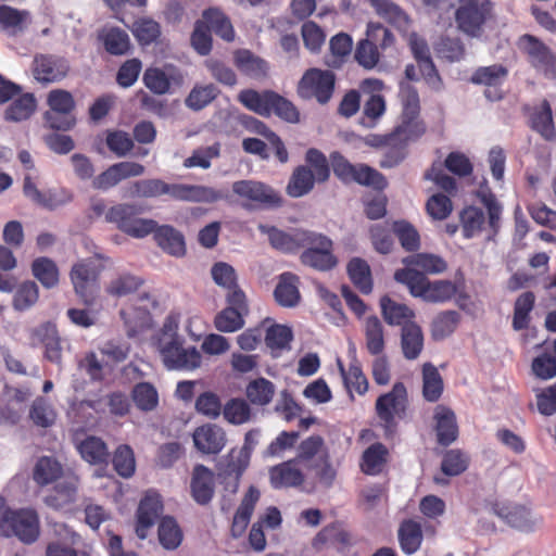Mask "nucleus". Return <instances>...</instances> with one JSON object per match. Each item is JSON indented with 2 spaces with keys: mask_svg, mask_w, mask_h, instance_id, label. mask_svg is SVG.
Listing matches in <instances>:
<instances>
[{
  "mask_svg": "<svg viewBox=\"0 0 556 556\" xmlns=\"http://www.w3.org/2000/svg\"><path fill=\"white\" fill-rule=\"evenodd\" d=\"M408 403L407 390L403 382H395L391 391L381 394L375 404V409L386 437L394 432L395 416L401 417L405 414Z\"/></svg>",
  "mask_w": 556,
  "mask_h": 556,
  "instance_id": "nucleus-8",
  "label": "nucleus"
},
{
  "mask_svg": "<svg viewBox=\"0 0 556 556\" xmlns=\"http://www.w3.org/2000/svg\"><path fill=\"white\" fill-rule=\"evenodd\" d=\"M191 496L199 505H207L215 493V476L208 467L198 464L193 467L190 481Z\"/></svg>",
  "mask_w": 556,
  "mask_h": 556,
  "instance_id": "nucleus-23",
  "label": "nucleus"
},
{
  "mask_svg": "<svg viewBox=\"0 0 556 556\" xmlns=\"http://www.w3.org/2000/svg\"><path fill=\"white\" fill-rule=\"evenodd\" d=\"M213 281L226 290V294L242 290L238 283V276L235 268L226 262H217L211 268Z\"/></svg>",
  "mask_w": 556,
  "mask_h": 556,
  "instance_id": "nucleus-61",
  "label": "nucleus"
},
{
  "mask_svg": "<svg viewBox=\"0 0 556 556\" xmlns=\"http://www.w3.org/2000/svg\"><path fill=\"white\" fill-rule=\"evenodd\" d=\"M422 376V397L426 402L437 403L444 391V381L442 375L432 363H425L421 369Z\"/></svg>",
  "mask_w": 556,
  "mask_h": 556,
  "instance_id": "nucleus-36",
  "label": "nucleus"
},
{
  "mask_svg": "<svg viewBox=\"0 0 556 556\" xmlns=\"http://www.w3.org/2000/svg\"><path fill=\"white\" fill-rule=\"evenodd\" d=\"M397 539L404 554H415L420 548L424 540L421 523L412 518L404 519L400 523Z\"/></svg>",
  "mask_w": 556,
  "mask_h": 556,
  "instance_id": "nucleus-30",
  "label": "nucleus"
},
{
  "mask_svg": "<svg viewBox=\"0 0 556 556\" xmlns=\"http://www.w3.org/2000/svg\"><path fill=\"white\" fill-rule=\"evenodd\" d=\"M247 397L253 405L265 406L269 404L275 394L274 383L263 377L254 379L247 386Z\"/></svg>",
  "mask_w": 556,
  "mask_h": 556,
  "instance_id": "nucleus-60",
  "label": "nucleus"
},
{
  "mask_svg": "<svg viewBox=\"0 0 556 556\" xmlns=\"http://www.w3.org/2000/svg\"><path fill=\"white\" fill-rule=\"evenodd\" d=\"M195 448L204 455L219 454L227 443L226 431L216 424H204L192 433Z\"/></svg>",
  "mask_w": 556,
  "mask_h": 556,
  "instance_id": "nucleus-17",
  "label": "nucleus"
},
{
  "mask_svg": "<svg viewBox=\"0 0 556 556\" xmlns=\"http://www.w3.org/2000/svg\"><path fill=\"white\" fill-rule=\"evenodd\" d=\"M508 77V70L502 64L478 67L471 75L470 81L485 87L484 96L495 102L504 98L503 84Z\"/></svg>",
  "mask_w": 556,
  "mask_h": 556,
  "instance_id": "nucleus-14",
  "label": "nucleus"
},
{
  "mask_svg": "<svg viewBox=\"0 0 556 556\" xmlns=\"http://www.w3.org/2000/svg\"><path fill=\"white\" fill-rule=\"evenodd\" d=\"M299 277L290 271L282 273L274 290L276 302L283 307H293L300 302Z\"/></svg>",
  "mask_w": 556,
  "mask_h": 556,
  "instance_id": "nucleus-33",
  "label": "nucleus"
},
{
  "mask_svg": "<svg viewBox=\"0 0 556 556\" xmlns=\"http://www.w3.org/2000/svg\"><path fill=\"white\" fill-rule=\"evenodd\" d=\"M227 306L214 317V327L220 332H236L243 328L244 316L249 314V303L243 290L225 295Z\"/></svg>",
  "mask_w": 556,
  "mask_h": 556,
  "instance_id": "nucleus-11",
  "label": "nucleus"
},
{
  "mask_svg": "<svg viewBox=\"0 0 556 556\" xmlns=\"http://www.w3.org/2000/svg\"><path fill=\"white\" fill-rule=\"evenodd\" d=\"M119 314L129 338H135L150 328L151 315L148 308L128 306L121 309Z\"/></svg>",
  "mask_w": 556,
  "mask_h": 556,
  "instance_id": "nucleus-41",
  "label": "nucleus"
},
{
  "mask_svg": "<svg viewBox=\"0 0 556 556\" xmlns=\"http://www.w3.org/2000/svg\"><path fill=\"white\" fill-rule=\"evenodd\" d=\"M238 101L249 111L263 116L276 115L280 119L295 124L300 121V112L287 98L274 90L257 91L243 89L238 94Z\"/></svg>",
  "mask_w": 556,
  "mask_h": 556,
  "instance_id": "nucleus-1",
  "label": "nucleus"
},
{
  "mask_svg": "<svg viewBox=\"0 0 556 556\" xmlns=\"http://www.w3.org/2000/svg\"><path fill=\"white\" fill-rule=\"evenodd\" d=\"M30 22V13L27 10H18L11 5H0V28L15 35L23 31Z\"/></svg>",
  "mask_w": 556,
  "mask_h": 556,
  "instance_id": "nucleus-49",
  "label": "nucleus"
},
{
  "mask_svg": "<svg viewBox=\"0 0 556 556\" xmlns=\"http://www.w3.org/2000/svg\"><path fill=\"white\" fill-rule=\"evenodd\" d=\"M330 53L325 56V64L331 68H340L353 50V39L346 33H339L329 41Z\"/></svg>",
  "mask_w": 556,
  "mask_h": 556,
  "instance_id": "nucleus-37",
  "label": "nucleus"
},
{
  "mask_svg": "<svg viewBox=\"0 0 556 556\" xmlns=\"http://www.w3.org/2000/svg\"><path fill=\"white\" fill-rule=\"evenodd\" d=\"M166 194L174 200L187 202L214 203L226 199V194L220 190L186 184H167Z\"/></svg>",
  "mask_w": 556,
  "mask_h": 556,
  "instance_id": "nucleus-18",
  "label": "nucleus"
},
{
  "mask_svg": "<svg viewBox=\"0 0 556 556\" xmlns=\"http://www.w3.org/2000/svg\"><path fill=\"white\" fill-rule=\"evenodd\" d=\"M527 111L530 128L544 140L554 141L556 139V128L549 102L544 99L539 106L529 108Z\"/></svg>",
  "mask_w": 556,
  "mask_h": 556,
  "instance_id": "nucleus-26",
  "label": "nucleus"
},
{
  "mask_svg": "<svg viewBox=\"0 0 556 556\" xmlns=\"http://www.w3.org/2000/svg\"><path fill=\"white\" fill-rule=\"evenodd\" d=\"M161 356L167 369L193 370L202 361L194 346L185 349L178 338H173L161 348Z\"/></svg>",
  "mask_w": 556,
  "mask_h": 556,
  "instance_id": "nucleus-13",
  "label": "nucleus"
},
{
  "mask_svg": "<svg viewBox=\"0 0 556 556\" xmlns=\"http://www.w3.org/2000/svg\"><path fill=\"white\" fill-rule=\"evenodd\" d=\"M494 513L503 519L507 525L520 531H532L538 519L523 505L518 504H495Z\"/></svg>",
  "mask_w": 556,
  "mask_h": 556,
  "instance_id": "nucleus-25",
  "label": "nucleus"
},
{
  "mask_svg": "<svg viewBox=\"0 0 556 556\" xmlns=\"http://www.w3.org/2000/svg\"><path fill=\"white\" fill-rule=\"evenodd\" d=\"M68 64L65 59L53 55H37L34 60V77L41 83L59 81L67 75Z\"/></svg>",
  "mask_w": 556,
  "mask_h": 556,
  "instance_id": "nucleus-24",
  "label": "nucleus"
},
{
  "mask_svg": "<svg viewBox=\"0 0 556 556\" xmlns=\"http://www.w3.org/2000/svg\"><path fill=\"white\" fill-rule=\"evenodd\" d=\"M437 441L442 446H448L458 438L459 430L454 410L446 405H437L433 412Z\"/></svg>",
  "mask_w": 556,
  "mask_h": 556,
  "instance_id": "nucleus-22",
  "label": "nucleus"
},
{
  "mask_svg": "<svg viewBox=\"0 0 556 556\" xmlns=\"http://www.w3.org/2000/svg\"><path fill=\"white\" fill-rule=\"evenodd\" d=\"M405 268L417 267L422 270V274H441L447 269L446 261L440 255L432 253H415L403 258Z\"/></svg>",
  "mask_w": 556,
  "mask_h": 556,
  "instance_id": "nucleus-45",
  "label": "nucleus"
},
{
  "mask_svg": "<svg viewBox=\"0 0 556 556\" xmlns=\"http://www.w3.org/2000/svg\"><path fill=\"white\" fill-rule=\"evenodd\" d=\"M389 451L380 442L372 443L362 454L361 470L368 476H377L382 472L388 462Z\"/></svg>",
  "mask_w": 556,
  "mask_h": 556,
  "instance_id": "nucleus-42",
  "label": "nucleus"
},
{
  "mask_svg": "<svg viewBox=\"0 0 556 556\" xmlns=\"http://www.w3.org/2000/svg\"><path fill=\"white\" fill-rule=\"evenodd\" d=\"M156 244L167 254L181 257L186 254L184 235L170 225L156 226L151 231Z\"/></svg>",
  "mask_w": 556,
  "mask_h": 556,
  "instance_id": "nucleus-27",
  "label": "nucleus"
},
{
  "mask_svg": "<svg viewBox=\"0 0 556 556\" xmlns=\"http://www.w3.org/2000/svg\"><path fill=\"white\" fill-rule=\"evenodd\" d=\"M493 17L494 3L491 0H458L454 13L457 29L471 38H480Z\"/></svg>",
  "mask_w": 556,
  "mask_h": 556,
  "instance_id": "nucleus-4",
  "label": "nucleus"
},
{
  "mask_svg": "<svg viewBox=\"0 0 556 556\" xmlns=\"http://www.w3.org/2000/svg\"><path fill=\"white\" fill-rule=\"evenodd\" d=\"M460 315L456 311H443L431 323V337L439 341L450 337L457 328Z\"/></svg>",
  "mask_w": 556,
  "mask_h": 556,
  "instance_id": "nucleus-58",
  "label": "nucleus"
},
{
  "mask_svg": "<svg viewBox=\"0 0 556 556\" xmlns=\"http://www.w3.org/2000/svg\"><path fill=\"white\" fill-rule=\"evenodd\" d=\"M317 179L313 175V170L306 165L296 166L287 185V193L292 198H301L309 193Z\"/></svg>",
  "mask_w": 556,
  "mask_h": 556,
  "instance_id": "nucleus-43",
  "label": "nucleus"
},
{
  "mask_svg": "<svg viewBox=\"0 0 556 556\" xmlns=\"http://www.w3.org/2000/svg\"><path fill=\"white\" fill-rule=\"evenodd\" d=\"M157 535L160 544L168 551L176 549L181 544L184 536L179 525L170 516H165L161 519Z\"/></svg>",
  "mask_w": 556,
  "mask_h": 556,
  "instance_id": "nucleus-59",
  "label": "nucleus"
},
{
  "mask_svg": "<svg viewBox=\"0 0 556 556\" xmlns=\"http://www.w3.org/2000/svg\"><path fill=\"white\" fill-rule=\"evenodd\" d=\"M131 33L141 46H149L161 36V25L151 17H140L134 22Z\"/></svg>",
  "mask_w": 556,
  "mask_h": 556,
  "instance_id": "nucleus-63",
  "label": "nucleus"
},
{
  "mask_svg": "<svg viewBox=\"0 0 556 556\" xmlns=\"http://www.w3.org/2000/svg\"><path fill=\"white\" fill-rule=\"evenodd\" d=\"M535 294L532 291H526L516 299L511 320V327L515 331H521L529 328L531 323V312L535 306Z\"/></svg>",
  "mask_w": 556,
  "mask_h": 556,
  "instance_id": "nucleus-44",
  "label": "nucleus"
},
{
  "mask_svg": "<svg viewBox=\"0 0 556 556\" xmlns=\"http://www.w3.org/2000/svg\"><path fill=\"white\" fill-rule=\"evenodd\" d=\"M142 80L151 92L162 96L170 91L172 85L180 86L184 81V76L177 70L166 74L161 68L149 67L146 70Z\"/></svg>",
  "mask_w": 556,
  "mask_h": 556,
  "instance_id": "nucleus-28",
  "label": "nucleus"
},
{
  "mask_svg": "<svg viewBox=\"0 0 556 556\" xmlns=\"http://www.w3.org/2000/svg\"><path fill=\"white\" fill-rule=\"evenodd\" d=\"M366 349L371 355H380L384 351V328L382 321L375 315L368 316L364 323Z\"/></svg>",
  "mask_w": 556,
  "mask_h": 556,
  "instance_id": "nucleus-46",
  "label": "nucleus"
},
{
  "mask_svg": "<svg viewBox=\"0 0 556 556\" xmlns=\"http://www.w3.org/2000/svg\"><path fill=\"white\" fill-rule=\"evenodd\" d=\"M325 453L329 452L324 438L319 434H313L300 442L293 459L308 468V465L320 460Z\"/></svg>",
  "mask_w": 556,
  "mask_h": 556,
  "instance_id": "nucleus-38",
  "label": "nucleus"
},
{
  "mask_svg": "<svg viewBox=\"0 0 556 556\" xmlns=\"http://www.w3.org/2000/svg\"><path fill=\"white\" fill-rule=\"evenodd\" d=\"M39 533V517L34 509L13 510L0 497V535L16 536L21 542L31 544L37 541Z\"/></svg>",
  "mask_w": 556,
  "mask_h": 556,
  "instance_id": "nucleus-3",
  "label": "nucleus"
},
{
  "mask_svg": "<svg viewBox=\"0 0 556 556\" xmlns=\"http://www.w3.org/2000/svg\"><path fill=\"white\" fill-rule=\"evenodd\" d=\"M99 275L100 269L91 261H83L72 267L70 276L74 290L85 305L91 306L96 302Z\"/></svg>",
  "mask_w": 556,
  "mask_h": 556,
  "instance_id": "nucleus-12",
  "label": "nucleus"
},
{
  "mask_svg": "<svg viewBox=\"0 0 556 556\" xmlns=\"http://www.w3.org/2000/svg\"><path fill=\"white\" fill-rule=\"evenodd\" d=\"M336 75L329 70L312 67L305 71L298 84V94L304 100L315 99L319 104H327L332 98Z\"/></svg>",
  "mask_w": 556,
  "mask_h": 556,
  "instance_id": "nucleus-7",
  "label": "nucleus"
},
{
  "mask_svg": "<svg viewBox=\"0 0 556 556\" xmlns=\"http://www.w3.org/2000/svg\"><path fill=\"white\" fill-rule=\"evenodd\" d=\"M517 45L534 68L547 73L554 67L556 58L551 49L535 36L525 34L518 39Z\"/></svg>",
  "mask_w": 556,
  "mask_h": 556,
  "instance_id": "nucleus-16",
  "label": "nucleus"
},
{
  "mask_svg": "<svg viewBox=\"0 0 556 556\" xmlns=\"http://www.w3.org/2000/svg\"><path fill=\"white\" fill-rule=\"evenodd\" d=\"M37 106L33 93L18 94L7 108L4 118L8 122H22L28 119Z\"/></svg>",
  "mask_w": 556,
  "mask_h": 556,
  "instance_id": "nucleus-53",
  "label": "nucleus"
},
{
  "mask_svg": "<svg viewBox=\"0 0 556 556\" xmlns=\"http://www.w3.org/2000/svg\"><path fill=\"white\" fill-rule=\"evenodd\" d=\"M401 348L403 356L408 361L419 357L424 350V333L416 323L403 325L401 329Z\"/></svg>",
  "mask_w": 556,
  "mask_h": 556,
  "instance_id": "nucleus-34",
  "label": "nucleus"
},
{
  "mask_svg": "<svg viewBox=\"0 0 556 556\" xmlns=\"http://www.w3.org/2000/svg\"><path fill=\"white\" fill-rule=\"evenodd\" d=\"M232 192L244 200L245 208H273L282 204V199L269 185L262 181L242 179L232 184Z\"/></svg>",
  "mask_w": 556,
  "mask_h": 556,
  "instance_id": "nucleus-10",
  "label": "nucleus"
},
{
  "mask_svg": "<svg viewBox=\"0 0 556 556\" xmlns=\"http://www.w3.org/2000/svg\"><path fill=\"white\" fill-rule=\"evenodd\" d=\"M98 38L105 51L112 55H125L131 48L128 34L119 27H104Z\"/></svg>",
  "mask_w": 556,
  "mask_h": 556,
  "instance_id": "nucleus-35",
  "label": "nucleus"
},
{
  "mask_svg": "<svg viewBox=\"0 0 556 556\" xmlns=\"http://www.w3.org/2000/svg\"><path fill=\"white\" fill-rule=\"evenodd\" d=\"M299 465L291 458L270 467L268 476L271 488L280 490L301 486L305 481V475Z\"/></svg>",
  "mask_w": 556,
  "mask_h": 556,
  "instance_id": "nucleus-20",
  "label": "nucleus"
},
{
  "mask_svg": "<svg viewBox=\"0 0 556 556\" xmlns=\"http://www.w3.org/2000/svg\"><path fill=\"white\" fill-rule=\"evenodd\" d=\"M144 283L143 278L130 273H121L105 287L108 294L122 298L136 292Z\"/></svg>",
  "mask_w": 556,
  "mask_h": 556,
  "instance_id": "nucleus-54",
  "label": "nucleus"
},
{
  "mask_svg": "<svg viewBox=\"0 0 556 556\" xmlns=\"http://www.w3.org/2000/svg\"><path fill=\"white\" fill-rule=\"evenodd\" d=\"M218 93L219 90L214 84L195 85L189 92L185 102L189 109L199 111L208 105Z\"/></svg>",
  "mask_w": 556,
  "mask_h": 556,
  "instance_id": "nucleus-64",
  "label": "nucleus"
},
{
  "mask_svg": "<svg viewBox=\"0 0 556 556\" xmlns=\"http://www.w3.org/2000/svg\"><path fill=\"white\" fill-rule=\"evenodd\" d=\"M459 220L464 238L471 239L483 230L485 216L481 208L469 205L460 212Z\"/></svg>",
  "mask_w": 556,
  "mask_h": 556,
  "instance_id": "nucleus-57",
  "label": "nucleus"
},
{
  "mask_svg": "<svg viewBox=\"0 0 556 556\" xmlns=\"http://www.w3.org/2000/svg\"><path fill=\"white\" fill-rule=\"evenodd\" d=\"M369 4L380 17L390 24L401 26L408 23V15L391 0H369Z\"/></svg>",
  "mask_w": 556,
  "mask_h": 556,
  "instance_id": "nucleus-62",
  "label": "nucleus"
},
{
  "mask_svg": "<svg viewBox=\"0 0 556 556\" xmlns=\"http://www.w3.org/2000/svg\"><path fill=\"white\" fill-rule=\"evenodd\" d=\"M33 346L43 345L45 356L52 363H60L62 359V348L56 327L45 323L34 328L30 332Z\"/></svg>",
  "mask_w": 556,
  "mask_h": 556,
  "instance_id": "nucleus-21",
  "label": "nucleus"
},
{
  "mask_svg": "<svg viewBox=\"0 0 556 556\" xmlns=\"http://www.w3.org/2000/svg\"><path fill=\"white\" fill-rule=\"evenodd\" d=\"M258 230L267 235L270 245L282 253L292 254L304 248L308 230L295 229L286 232L275 226L260 225Z\"/></svg>",
  "mask_w": 556,
  "mask_h": 556,
  "instance_id": "nucleus-19",
  "label": "nucleus"
},
{
  "mask_svg": "<svg viewBox=\"0 0 556 556\" xmlns=\"http://www.w3.org/2000/svg\"><path fill=\"white\" fill-rule=\"evenodd\" d=\"M167 182L159 178L141 179L131 182L126 189L130 198H157L166 194Z\"/></svg>",
  "mask_w": 556,
  "mask_h": 556,
  "instance_id": "nucleus-56",
  "label": "nucleus"
},
{
  "mask_svg": "<svg viewBox=\"0 0 556 556\" xmlns=\"http://www.w3.org/2000/svg\"><path fill=\"white\" fill-rule=\"evenodd\" d=\"M131 400L142 413H150L157 408L160 397L156 388L150 382H138L131 389Z\"/></svg>",
  "mask_w": 556,
  "mask_h": 556,
  "instance_id": "nucleus-48",
  "label": "nucleus"
},
{
  "mask_svg": "<svg viewBox=\"0 0 556 556\" xmlns=\"http://www.w3.org/2000/svg\"><path fill=\"white\" fill-rule=\"evenodd\" d=\"M162 511L161 495L154 491H148L141 498L136 513L135 532L139 539L144 540L148 536Z\"/></svg>",
  "mask_w": 556,
  "mask_h": 556,
  "instance_id": "nucleus-15",
  "label": "nucleus"
},
{
  "mask_svg": "<svg viewBox=\"0 0 556 556\" xmlns=\"http://www.w3.org/2000/svg\"><path fill=\"white\" fill-rule=\"evenodd\" d=\"M392 232L397 238L401 247L406 252H417L420 249L421 240L417 228L405 219L392 223Z\"/></svg>",
  "mask_w": 556,
  "mask_h": 556,
  "instance_id": "nucleus-51",
  "label": "nucleus"
},
{
  "mask_svg": "<svg viewBox=\"0 0 556 556\" xmlns=\"http://www.w3.org/2000/svg\"><path fill=\"white\" fill-rule=\"evenodd\" d=\"M47 104L49 110L45 113L43 118L49 128L66 131L75 126L76 118L73 114L75 100L70 91L51 90L47 97Z\"/></svg>",
  "mask_w": 556,
  "mask_h": 556,
  "instance_id": "nucleus-9",
  "label": "nucleus"
},
{
  "mask_svg": "<svg viewBox=\"0 0 556 556\" xmlns=\"http://www.w3.org/2000/svg\"><path fill=\"white\" fill-rule=\"evenodd\" d=\"M303 249L300 261L305 266L319 271H328L338 264V258L333 254V242L323 233L308 230Z\"/></svg>",
  "mask_w": 556,
  "mask_h": 556,
  "instance_id": "nucleus-6",
  "label": "nucleus"
},
{
  "mask_svg": "<svg viewBox=\"0 0 556 556\" xmlns=\"http://www.w3.org/2000/svg\"><path fill=\"white\" fill-rule=\"evenodd\" d=\"M31 273L36 279L47 289L59 283V268L54 261L49 257H37L31 263Z\"/></svg>",
  "mask_w": 556,
  "mask_h": 556,
  "instance_id": "nucleus-55",
  "label": "nucleus"
},
{
  "mask_svg": "<svg viewBox=\"0 0 556 556\" xmlns=\"http://www.w3.org/2000/svg\"><path fill=\"white\" fill-rule=\"evenodd\" d=\"M337 363L348 392L351 395L353 392H356L359 395H364L368 390V380L364 375L359 364L355 361L351 363L346 369L341 359H338Z\"/></svg>",
  "mask_w": 556,
  "mask_h": 556,
  "instance_id": "nucleus-47",
  "label": "nucleus"
},
{
  "mask_svg": "<svg viewBox=\"0 0 556 556\" xmlns=\"http://www.w3.org/2000/svg\"><path fill=\"white\" fill-rule=\"evenodd\" d=\"M381 315L384 321L390 326H402L414 323L415 312L406 304L392 300L389 295H383L380 301Z\"/></svg>",
  "mask_w": 556,
  "mask_h": 556,
  "instance_id": "nucleus-32",
  "label": "nucleus"
},
{
  "mask_svg": "<svg viewBox=\"0 0 556 556\" xmlns=\"http://www.w3.org/2000/svg\"><path fill=\"white\" fill-rule=\"evenodd\" d=\"M346 269L351 281L362 293L369 294L372 291L371 271L366 261L354 257Z\"/></svg>",
  "mask_w": 556,
  "mask_h": 556,
  "instance_id": "nucleus-52",
  "label": "nucleus"
},
{
  "mask_svg": "<svg viewBox=\"0 0 556 556\" xmlns=\"http://www.w3.org/2000/svg\"><path fill=\"white\" fill-rule=\"evenodd\" d=\"M79 479L77 476H65L55 484L53 491L45 497V503L54 509L64 508L76 500Z\"/></svg>",
  "mask_w": 556,
  "mask_h": 556,
  "instance_id": "nucleus-29",
  "label": "nucleus"
},
{
  "mask_svg": "<svg viewBox=\"0 0 556 556\" xmlns=\"http://www.w3.org/2000/svg\"><path fill=\"white\" fill-rule=\"evenodd\" d=\"M233 64L242 74L251 78H262L268 71L267 63L248 49L233 52Z\"/></svg>",
  "mask_w": 556,
  "mask_h": 556,
  "instance_id": "nucleus-39",
  "label": "nucleus"
},
{
  "mask_svg": "<svg viewBox=\"0 0 556 556\" xmlns=\"http://www.w3.org/2000/svg\"><path fill=\"white\" fill-rule=\"evenodd\" d=\"M140 206L129 203H119L111 206L105 216V222L115 224L124 233L134 238H144L156 226V222L150 218H139Z\"/></svg>",
  "mask_w": 556,
  "mask_h": 556,
  "instance_id": "nucleus-5",
  "label": "nucleus"
},
{
  "mask_svg": "<svg viewBox=\"0 0 556 556\" xmlns=\"http://www.w3.org/2000/svg\"><path fill=\"white\" fill-rule=\"evenodd\" d=\"M205 25L210 31L220 37L223 40L230 42L235 39V29L230 18L218 8H208L202 13Z\"/></svg>",
  "mask_w": 556,
  "mask_h": 556,
  "instance_id": "nucleus-40",
  "label": "nucleus"
},
{
  "mask_svg": "<svg viewBox=\"0 0 556 556\" xmlns=\"http://www.w3.org/2000/svg\"><path fill=\"white\" fill-rule=\"evenodd\" d=\"M394 279L405 285L414 298L428 303H446L456 296L458 285L451 280L431 281L415 268H400L394 273Z\"/></svg>",
  "mask_w": 556,
  "mask_h": 556,
  "instance_id": "nucleus-2",
  "label": "nucleus"
},
{
  "mask_svg": "<svg viewBox=\"0 0 556 556\" xmlns=\"http://www.w3.org/2000/svg\"><path fill=\"white\" fill-rule=\"evenodd\" d=\"M62 475V465L55 458L42 456L34 467L33 479L38 485L45 486L55 482Z\"/></svg>",
  "mask_w": 556,
  "mask_h": 556,
  "instance_id": "nucleus-50",
  "label": "nucleus"
},
{
  "mask_svg": "<svg viewBox=\"0 0 556 556\" xmlns=\"http://www.w3.org/2000/svg\"><path fill=\"white\" fill-rule=\"evenodd\" d=\"M81 458L90 465H108L110 453L106 443L98 437L87 435L76 443Z\"/></svg>",
  "mask_w": 556,
  "mask_h": 556,
  "instance_id": "nucleus-31",
  "label": "nucleus"
}]
</instances>
